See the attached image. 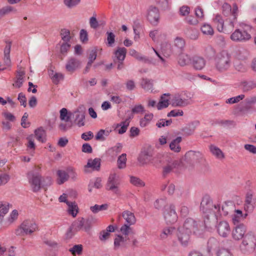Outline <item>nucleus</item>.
I'll return each instance as SVG.
<instances>
[{"instance_id": "40", "label": "nucleus", "mask_w": 256, "mask_h": 256, "mask_svg": "<svg viewBox=\"0 0 256 256\" xmlns=\"http://www.w3.org/2000/svg\"><path fill=\"white\" fill-rule=\"evenodd\" d=\"M74 114H76L75 120L76 122L77 125L79 127L84 126V119L85 118L84 113L76 111L74 112Z\"/></svg>"}, {"instance_id": "5", "label": "nucleus", "mask_w": 256, "mask_h": 256, "mask_svg": "<svg viewBox=\"0 0 256 256\" xmlns=\"http://www.w3.org/2000/svg\"><path fill=\"white\" fill-rule=\"evenodd\" d=\"M130 226L124 224L120 228V232L124 236L116 234L114 240V246L116 249L122 248L127 247L128 236L130 230Z\"/></svg>"}, {"instance_id": "29", "label": "nucleus", "mask_w": 256, "mask_h": 256, "mask_svg": "<svg viewBox=\"0 0 256 256\" xmlns=\"http://www.w3.org/2000/svg\"><path fill=\"white\" fill-rule=\"evenodd\" d=\"M182 138L181 136H178L176 138L172 140L170 144V148L171 150L175 152H179L181 150V147L180 145L182 142Z\"/></svg>"}, {"instance_id": "58", "label": "nucleus", "mask_w": 256, "mask_h": 256, "mask_svg": "<svg viewBox=\"0 0 256 256\" xmlns=\"http://www.w3.org/2000/svg\"><path fill=\"white\" fill-rule=\"evenodd\" d=\"M216 255L217 256H233L230 250L225 248L219 249L217 251Z\"/></svg>"}, {"instance_id": "11", "label": "nucleus", "mask_w": 256, "mask_h": 256, "mask_svg": "<svg viewBox=\"0 0 256 256\" xmlns=\"http://www.w3.org/2000/svg\"><path fill=\"white\" fill-rule=\"evenodd\" d=\"M164 216L167 224H173L177 220L178 216L174 204L164 208Z\"/></svg>"}, {"instance_id": "1", "label": "nucleus", "mask_w": 256, "mask_h": 256, "mask_svg": "<svg viewBox=\"0 0 256 256\" xmlns=\"http://www.w3.org/2000/svg\"><path fill=\"white\" fill-rule=\"evenodd\" d=\"M28 178L32 190L34 192H39L41 188L46 189L52 183L50 177H42L38 173H29Z\"/></svg>"}, {"instance_id": "15", "label": "nucleus", "mask_w": 256, "mask_h": 256, "mask_svg": "<svg viewBox=\"0 0 256 256\" xmlns=\"http://www.w3.org/2000/svg\"><path fill=\"white\" fill-rule=\"evenodd\" d=\"M186 230L184 229V228L178 227L176 234L178 240L182 246H187L190 241V234Z\"/></svg>"}, {"instance_id": "36", "label": "nucleus", "mask_w": 256, "mask_h": 256, "mask_svg": "<svg viewBox=\"0 0 256 256\" xmlns=\"http://www.w3.org/2000/svg\"><path fill=\"white\" fill-rule=\"evenodd\" d=\"M129 54L131 56L134 57L136 60L142 61L145 63H150V62L148 58L145 56H143L140 55L138 52L134 49H131L130 50Z\"/></svg>"}, {"instance_id": "46", "label": "nucleus", "mask_w": 256, "mask_h": 256, "mask_svg": "<svg viewBox=\"0 0 256 256\" xmlns=\"http://www.w3.org/2000/svg\"><path fill=\"white\" fill-rule=\"evenodd\" d=\"M110 232H112V224L109 225L106 230L100 232V239L102 241L106 240L109 238Z\"/></svg>"}, {"instance_id": "37", "label": "nucleus", "mask_w": 256, "mask_h": 256, "mask_svg": "<svg viewBox=\"0 0 256 256\" xmlns=\"http://www.w3.org/2000/svg\"><path fill=\"white\" fill-rule=\"evenodd\" d=\"M154 117L152 113L146 114L140 120V125L142 128L146 126L150 122Z\"/></svg>"}, {"instance_id": "38", "label": "nucleus", "mask_w": 256, "mask_h": 256, "mask_svg": "<svg viewBox=\"0 0 256 256\" xmlns=\"http://www.w3.org/2000/svg\"><path fill=\"white\" fill-rule=\"evenodd\" d=\"M101 178H96L94 180H90L88 186V190L89 192H92L94 188H100L102 187Z\"/></svg>"}, {"instance_id": "16", "label": "nucleus", "mask_w": 256, "mask_h": 256, "mask_svg": "<svg viewBox=\"0 0 256 256\" xmlns=\"http://www.w3.org/2000/svg\"><path fill=\"white\" fill-rule=\"evenodd\" d=\"M160 18L159 10L154 6H150L147 12V18L148 20L154 25H156L158 22Z\"/></svg>"}, {"instance_id": "53", "label": "nucleus", "mask_w": 256, "mask_h": 256, "mask_svg": "<svg viewBox=\"0 0 256 256\" xmlns=\"http://www.w3.org/2000/svg\"><path fill=\"white\" fill-rule=\"evenodd\" d=\"M60 36L62 40H63L64 42H68L71 38L70 31L66 28L61 30Z\"/></svg>"}, {"instance_id": "12", "label": "nucleus", "mask_w": 256, "mask_h": 256, "mask_svg": "<svg viewBox=\"0 0 256 256\" xmlns=\"http://www.w3.org/2000/svg\"><path fill=\"white\" fill-rule=\"evenodd\" d=\"M186 94V92H182L174 94L171 100V104L173 106L184 107L189 104L188 100L184 98Z\"/></svg>"}, {"instance_id": "59", "label": "nucleus", "mask_w": 256, "mask_h": 256, "mask_svg": "<svg viewBox=\"0 0 256 256\" xmlns=\"http://www.w3.org/2000/svg\"><path fill=\"white\" fill-rule=\"evenodd\" d=\"M97 56V49L94 48L90 50L88 62L92 64Z\"/></svg>"}, {"instance_id": "41", "label": "nucleus", "mask_w": 256, "mask_h": 256, "mask_svg": "<svg viewBox=\"0 0 256 256\" xmlns=\"http://www.w3.org/2000/svg\"><path fill=\"white\" fill-rule=\"evenodd\" d=\"M116 178V174H113V194L114 193L119 195L120 194V191L119 188L120 181L118 176V178Z\"/></svg>"}, {"instance_id": "23", "label": "nucleus", "mask_w": 256, "mask_h": 256, "mask_svg": "<svg viewBox=\"0 0 256 256\" xmlns=\"http://www.w3.org/2000/svg\"><path fill=\"white\" fill-rule=\"evenodd\" d=\"M235 213L232 216V222L234 225L240 224V222L244 220L248 216V212L244 214L241 210H235Z\"/></svg>"}, {"instance_id": "51", "label": "nucleus", "mask_w": 256, "mask_h": 256, "mask_svg": "<svg viewBox=\"0 0 256 256\" xmlns=\"http://www.w3.org/2000/svg\"><path fill=\"white\" fill-rule=\"evenodd\" d=\"M69 251L73 256L76 254L80 255L82 252V244H76L69 250Z\"/></svg>"}, {"instance_id": "32", "label": "nucleus", "mask_w": 256, "mask_h": 256, "mask_svg": "<svg viewBox=\"0 0 256 256\" xmlns=\"http://www.w3.org/2000/svg\"><path fill=\"white\" fill-rule=\"evenodd\" d=\"M126 49L124 48H118L114 52V56L118 61H124L126 54Z\"/></svg>"}, {"instance_id": "63", "label": "nucleus", "mask_w": 256, "mask_h": 256, "mask_svg": "<svg viewBox=\"0 0 256 256\" xmlns=\"http://www.w3.org/2000/svg\"><path fill=\"white\" fill-rule=\"evenodd\" d=\"M144 112V108L142 104L135 105L132 109V112L134 114H142Z\"/></svg>"}, {"instance_id": "13", "label": "nucleus", "mask_w": 256, "mask_h": 256, "mask_svg": "<svg viewBox=\"0 0 256 256\" xmlns=\"http://www.w3.org/2000/svg\"><path fill=\"white\" fill-rule=\"evenodd\" d=\"M246 226L244 224L235 225L232 232V236L235 240H242L246 235Z\"/></svg>"}, {"instance_id": "64", "label": "nucleus", "mask_w": 256, "mask_h": 256, "mask_svg": "<svg viewBox=\"0 0 256 256\" xmlns=\"http://www.w3.org/2000/svg\"><path fill=\"white\" fill-rule=\"evenodd\" d=\"M80 38L81 42L86 43L88 41V34L86 30L82 29L80 32Z\"/></svg>"}, {"instance_id": "30", "label": "nucleus", "mask_w": 256, "mask_h": 256, "mask_svg": "<svg viewBox=\"0 0 256 256\" xmlns=\"http://www.w3.org/2000/svg\"><path fill=\"white\" fill-rule=\"evenodd\" d=\"M129 124L130 122L128 120L126 119V120L117 124L114 130L119 134H123L126 131Z\"/></svg>"}, {"instance_id": "55", "label": "nucleus", "mask_w": 256, "mask_h": 256, "mask_svg": "<svg viewBox=\"0 0 256 256\" xmlns=\"http://www.w3.org/2000/svg\"><path fill=\"white\" fill-rule=\"evenodd\" d=\"M52 74L50 75V78L52 81V82L57 84L60 82V80H62L64 79V76L61 73L55 72L52 76Z\"/></svg>"}, {"instance_id": "27", "label": "nucleus", "mask_w": 256, "mask_h": 256, "mask_svg": "<svg viewBox=\"0 0 256 256\" xmlns=\"http://www.w3.org/2000/svg\"><path fill=\"white\" fill-rule=\"evenodd\" d=\"M200 210L204 213L207 212L211 208H214L212 200L208 196L203 198L200 206Z\"/></svg>"}, {"instance_id": "8", "label": "nucleus", "mask_w": 256, "mask_h": 256, "mask_svg": "<svg viewBox=\"0 0 256 256\" xmlns=\"http://www.w3.org/2000/svg\"><path fill=\"white\" fill-rule=\"evenodd\" d=\"M184 157L186 160L192 164H206V160L204 155L200 152L188 151Z\"/></svg>"}, {"instance_id": "24", "label": "nucleus", "mask_w": 256, "mask_h": 256, "mask_svg": "<svg viewBox=\"0 0 256 256\" xmlns=\"http://www.w3.org/2000/svg\"><path fill=\"white\" fill-rule=\"evenodd\" d=\"M100 159L95 158L94 160H88L87 164L84 166V171L87 172L86 168H90L92 170L99 171L100 168Z\"/></svg>"}, {"instance_id": "34", "label": "nucleus", "mask_w": 256, "mask_h": 256, "mask_svg": "<svg viewBox=\"0 0 256 256\" xmlns=\"http://www.w3.org/2000/svg\"><path fill=\"white\" fill-rule=\"evenodd\" d=\"M36 138L38 140L42 142H45L46 141V131L42 127L38 128L34 131Z\"/></svg>"}, {"instance_id": "52", "label": "nucleus", "mask_w": 256, "mask_h": 256, "mask_svg": "<svg viewBox=\"0 0 256 256\" xmlns=\"http://www.w3.org/2000/svg\"><path fill=\"white\" fill-rule=\"evenodd\" d=\"M60 118L62 120L68 122L70 118V114H68V110L66 108H62L60 110Z\"/></svg>"}, {"instance_id": "19", "label": "nucleus", "mask_w": 256, "mask_h": 256, "mask_svg": "<svg viewBox=\"0 0 256 256\" xmlns=\"http://www.w3.org/2000/svg\"><path fill=\"white\" fill-rule=\"evenodd\" d=\"M217 210L220 212V208H222L221 213L224 214V216H226L228 214L232 213L236 210L235 204L232 201H228L224 202L222 206H217Z\"/></svg>"}, {"instance_id": "50", "label": "nucleus", "mask_w": 256, "mask_h": 256, "mask_svg": "<svg viewBox=\"0 0 256 256\" xmlns=\"http://www.w3.org/2000/svg\"><path fill=\"white\" fill-rule=\"evenodd\" d=\"M174 46L178 50H182L185 46L184 40L182 38L177 37L174 40Z\"/></svg>"}, {"instance_id": "45", "label": "nucleus", "mask_w": 256, "mask_h": 256, "mask_svg": "<svg viewBox=\"0 0 256 256\" xmlns=\"http://www.w3.org/2000/svg\"><path fill=\"white\" fill-rule=\"evenodd\" d=\"M166 94H164L160 97V100L157 104V108L158 110H162L163 108H167L169 105L168 100L165 98Z\"/></svg>"}, {"instance_id": "14", "label": "nucleus", "mask_w": 256, "mask_h": 256, "mask_svg": "<svg viewBox=\"0 0 256 256\" xmlns=\"http://www.w3.org/2000/svg\"><path fill=\"white\" fill-rule=\"evenodd\" d=\"M152 156L153 152L150 148H144L139 154L138 160L143 166L149 163L152 160Z\"/></svg>"}, {"instance_id": "21", "label": "nucleus", "mask_w": 256, "mask_h": 256, "mask_svg": "<svg viewBox=\"0 0 256 256\" xmlns=\"http://www.w3.org/2000/svg\"><path fill=\"white\" fill-rule=\"evenodd\" d=\"M81 65L80 61L74 57L70 58L66 64V68L67 71L70 72H73Z\"/></svg>"}, {"instance_id": "56", "label": "nucleus", "mask_w": 256, "mask_h": 256, "mask_svg": "<svg viewBox=\"0 0 256 256\" xmlns=\"http://www.w3.org/2000/svg\"><path fill=\"white\" fill-rule=\"evenodd\" d=\"M245 97L244 94H242L238 96L230 98L226 100V104H234L238 103L241 100H242Z\"/></svg>"}, {"instance_id": "6", "label": "nucleus", "mask_w": 256, "mask_h": 256, "mask_svg": "<svg viewBox=\"0 0 256 256\" xmlns=\"http://www.w3.org/2000/svg\"><path fill=\"white\" fill-rule=\"evenodd\" d=\"M162 161L163 164L162 176L165 178L176 167L178 162L168 155L164 156Z\"/></svg>"}, {"instance_id": "26", "label": "nucleus", "mask_w": 256, "mask_h": 256, "mask_svg": "<svg viewBox=\"0 0 256 256\" xmlns=\"http://www.w3.org/2000/svg\"><path fill=\"white\" fill-rule=\"evenodd\" d=\"M213 22L218 32L228 33L226 26H224V20L220 15L216 14L213 19Z\"/></svg>"}, {"instance_id": "20", "label": "nucleus", "mask_w": 256, "mask_h": 256, "mask_svg": "<svg viewBox=\"0 0 256 256\" xmlns=\"http://www.w3.org/2000/svg\"><path fill=\"white\" fill-rule=\"evenodd\" d=\"M239 87L244 92H247L256 88V80H243L239 83Z\"/></svg>"}, {"instance_id": "62", "label": "nucleus", "mask_w": 256, "mask_h": 256, "mask_svg": "<svg viewBox=\"0 0 256 256\" xmlns=\"http://www.w3.org/2000/svg\"><path fill=\"white\" fill-rule=\"evenodd\" d=\"M222 14L225 16H228L231 14L232 7L230 4L225 2L222 6Z\"/></svg>"}, {"instance_id": "3", "label": "nucleus", "mask_w": 256, "mask_h": 256, "mask_svg": "<svg viewBox=\"0 0 256 256\" xmlns=\"http://www.w3.org/2000/svg\"><path fill=\"white\" fill-rule=\"evenodd\" d=\"M230 66V56L226 52H222L216 56L215 67L218 72H226L228 70Z\"/></svg>"}, {"instance_id": "43", "label": "nucleus", "mask_w": 256, "mask_h": 256, "mask_svg": "<svg viewBox=\"0 0 256 256\" xmlns=\"http://www.w3.org/2000/svg\"><path fill=\"white\" fill-rule=\"evenodd\" d=\"M57 174L59 179L58 180V183L59 184H62L68 180V172L64 170H58L57 172Z\"/></svg>"}, {"instance_id": "22", "label": "nucleus", "mask_w": 256, "mask_h": 256, "mask_svg": "<svg viewBox=\"0 0 256 256\" xmlns=\"http://www.w3.org/2000/svg\"><path fill=\"white\" fill-rule=\"evenodd\" d=\"M206 60L202 56H195L192 58L191 64L196 70H202L206 66Z\"/></svg>"}, {"instance_id": "17", "label": "nucleus", "mask_w": 256, "mask_h": 256, "mask_svg": "<svg viewBox=\"0 0 256 256\" xmlns=\"http://www.w3.org/2000/svg\"><path fill=\"white\" fill-rule=\"evenodd\" d=\"M216 228L218 233L222 237L226 238L230 233V226L226 221L223 220L218 222Z\"/></svg>"}, {"instance_id": "2", "label": "nucleus", "mask_w": 256, "mask_h": 256, "mask_svg": "<svg viewBox=\"0 0 256 256\" xmlns=\"http://www.w3.org/2000/svg\"><path fill=\"white\" fill-rule=\"evenodd\" d=\"M180 228H184V229L188 232H193L195 235L200 236L204 232L205 229L208 227L207 224L202 222H196L192 218H188L184 221L182 226Z\"/></svg>"}, {"instance_id": "39", "label": "nucleus", "mask_w": 256, "mask_h": 256, "mask_svg": "<svg viewBox=\"0 0 256 256\" xmlns=\"http://www.w3.org/2000/svg\"><path fill=\"white\" fill-rule=\"evenodd\" d=\"M24 74H25L23 71L18 72V74L16 76V80L14 83L13 84L14 86L17 88H20L22 86L24 82Z\"/></svg>"}, {"instance_id": "42", "label": "nucleus", "mask_w": 256, "mask_h": 256, "mask_svg": "<svg viewBox=\"0 0 256 256\" xmlns=\"http://www.w3.org/2000/svg\"><path fill=\"white\" fill-rule=\"evenodd\" d=\"M140 84L142 87L146 90H152L153 84L152 80L143 78Z\"/></svg>"}, {"instance_id": "60", "label": "nucleus", "mask_w": 256, "mask_h": 256, "mask_svg": "<svg viewBox=\"0 0 256 256\" xmlns=\"http://www.w3.org/2000/svg\"><path fill=\"white\" fill-rule=\"evenodd\" d=\"M172 123V120H166L165 119H160L156 124V126L158 128H161L166 126H168Z\"/></svg>"}, {"instance_id": "7", "label": "nucleus", "mask_w": 256, "mask_h": 256, "mask_svg": "<svg viewBox=\"0 0 256 256\" xmlns=\"http://www.w3.org/2000/svg\"><path fill=\"white\" fill-rule=\"evenodd\" d=\"M242 240V242L240 245L241 250L246 252L254 250L255 247V238L252 232L246 233Z\"/></svg>"}, {"instance_id": "10", "label": "nucleus", "mask_w": 256, "mask_h": 256, "mask_svg": "<svg viewBox=\"0 0 256 256\" xmlns=\"http://www.w3.org/2000/svg\"><path fill=\"white\" fill-rule=\"evenodd\" d=\"M92 226V220L80 218L76 220L72 224L73 228L76 231H80L81 230L86 232H88Z\"/></svg>"}, {"instance_id": "57", "label": "nucleus", "mask_w": 256, "mask_h": 256, "mask_svg": "<svg viewBox=\"0 0 256 256\" xmlns=\"http://www.w3.org/2000/svg\"><path fill=\"white\" fill-rule=\"evenodd\" d=\"M68 178L70 177L72 180L75 181L77 180L78 174L75 169L72 167H68L67 170Z\"/></svg>"}, {"instance_id": "25", "label": "nucleus", "mask_w": 256, "mask_h": 256, "mask_svg": "<svg viewBox=\"0 0 256 256\" xmlns=\"http://www.w3.org/2000/svg\"><path fill=\"white\" fill-rule=\"evenodd\" d=\"M220 246L219 242L214 238H210L207 243L206 252L209 256L212 254V252L216 250Z\"/></svg>"}, {"instance_id": "28", "label": "nucleus", "mask_w": 256, "mask_h": 256, "mask_svg": "<svg viewBox=\"0 0 256 256\" xmlns=\"http://www.w3.org/2000/svg\"><path fill=\"white\" fill-rule=\"evenodd\" d=\"M122 216L125 220L127 224L131 226L136 222V218L134 214L129 210H125L122 213Z\"/></svg>"}, {"instance_id": "9", "label": "nucleus", "mask_w": 256, "mask_h": 256, "mask_svg": "<svg viewBox=\"0 0 256 256\" xmlns=\"http://www.w3.org/2000/svg\"><path fill=\"white\" fill-rule=\"evenodd\" d=\"M250 34L244 28L236 29L230 36L232 40L236 42H244L251 38Z\"/></svg>"}, {"instance_id": "18", "label": "nucleus", "mask_w": 256, "mask_h": 256, "mask_svg": "<svg viewBox=\"0 0 256 256\" xmlns=\"http://www.w3.org/2000/svg\"><path fill=\"white\" fill-rule=\"evenodd\" d=\"M256 200L252 192H248L246 194L244 208V210L247 212H252L254 208V204Z\"/></svg>"}, {"instance_id": "48", "label": "nucleus", "mask_w": 256, "mask_h": 256, "mask_svg": "<svg viewBox=\"0 0 256 256\" xmlns=\"http://www.w3.org/2000/svg\"><path fill=\"white\" fill-rule=\"evenodd\" d=\"M67 205L68 206V214H71L73 217H75L78 212L77 205H76L74 202H70Z\"/></svg>"}, {"instance_id": "31", "label": "nucleus", "mask_w": 256, "mask_h": 256, "mask_svg": "<svg viewBox=\"0 0 256 256\" xmlns=\"http://www.w3.org/2000/svg\"><path fill=\"white\" fill-rule=\"evenodd\" d=\"M239 111L242 114H246L252 113L254 110L252 106H250L244 100L238 106Z\"/></svg>"}, {"instance_id": "47", "label": "nucleus", "mask_w": 256, "mask_h": 256, "mask_svg": "<svg viewBox=\"0 0 256 256\" xmlns=\"http://www.w3.org/2000/svg\"><path fill=\"white\" fill-rule=\"evenodd\" d=\"M210 150L212 153L218 158L221 159L224 158L223 152L218 148L214 146H210Z\"/></svg>"}, {"instance_id": "54", "label": "nucleus", "mask_w": 256, "mask_h": 256, "mask_svg": "<svg viewBox=\"0 0 256 256\" xmlns=\"http://www.w3.org/2000/svg\"><path fill=\"white\" fill-rule=\"evenodd\" d=\"M202 32L204 34L212 36L214 34V30L210 25L204 24L201 28Z\"/></svg>"}, {"instance_id": "61", "label": "nucleus", "mask_w": 256, "mask_h": 256, "mask_svg": "<svg viewBox=\"0 0 256 256\" xmlns=\"http://www.w3.org/2000/svg\"><path fill=\"white\" fill-rule=\"evenodd\" d=\"M186 34L192 40H196L198 38V32L196 29L188 30Z\"/></svg>"}, {"instance_id": "33", "label": "nucleus", "mask_w": 256, "mask_h": 256, "mask_svg": "<svg viewBox=\"0 0 256 256\" xmlns=\"http://www.w3.org/2000/svg\"><path fill=\"white\" fill-rule=\"evenodd\" d=\"M192 58L186 54H181L178 56V64L182 66L188 65L190 64H191Z\"/></svg>"}, {"instance_id": "4", "label": "nucleus", "mask_w": 256, "mask_h": 256, "mask_svg": "<svg viewBox=\"0 0 256 256\" xmlns=\"http://www.w3.org/2000/svg\"><path fill=\"white\" fill-rule=\"evenodd\" d=\"M38 229L36 223L31 220H24L16 230V236L30 235Z\"/></svg>"}, {"instance_id": "35", "label": "nucleus", "mask_w": 256, "mask_h": 256, "mask_svg": "<svg viewBox=\"0 0 256 256\" xmlns=\"http://www.w3.org/2000/svg\"><path fill=\"white\" fill-rule=\"evenodd\" d=\"M174 231L175 228L174 227L169 226L164 228L160 234V238L162 240L166 239L172 236Z\"/></svg>"}, {"instance_id": "44", "label": "nucleus", "mask_w": 256, "mask_h": 256, "mask_svg": "<svg viewBox=\"0 0 256 256\" xmlns=\"http://www.w3.org/2000/svg\"><path fill=\"white\" fill-rule=\"evenodd\" d=\"M126 154H122L120 156L117 160V166L119 169H123L126 167Z\"/></svg>"}, {"instance_id": "49", "label": "nucleus", "mask_w": 256, "mask_h": 256, "mask_svg": "<svg viewBox=\"0 0 256 256\" xmlns=\"http://www.w3.org/2000/svg\"><path fill=\"white\" fill-rule=\"evenodd\" d=\"M130 182L134 186L138 187H142L145 185L144 182L140 178L134 176H131L130 177Z\"/></svg>"}]
</instances>
